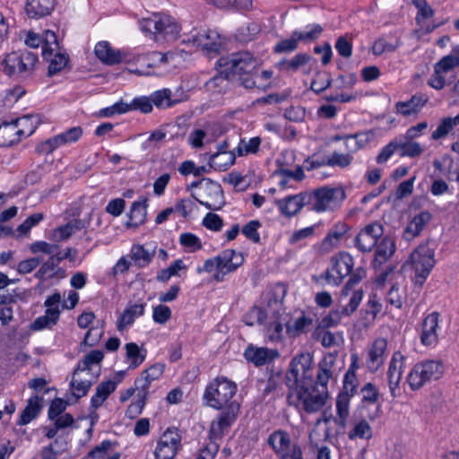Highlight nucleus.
<instances>
[{
    "mask_svg": "<svg viewBox=\"0 0 459 459\" xmlns=\"http://www.w3.org/2000/svg\"><path fill=\"white\" fill-rule=\"evenodd\" d=\"M427 100L424 99L420 95H413L409 100L407 101H398L395 104V109L396 112L404 116L408 117L411 114L418 113L422 108Z\"/></svg>",
    "mask_w": 459,
    "mask_h": 459,
    "instance_id": "obj_43",
    "label": "nucleus"
},
{
    "mask_svg": "<svg viewBox=\"0 0 459 459\" xmlns=\"http://www.w3.org/2000/svg\"><path fill=\"white\" fill-rule=\"evenodd\" d=\"M173 54L170 53V52H168V53H160V52H158V51H152V52H150V53H147V54H141L138 56V58L137 60L138 61H143V62H145V61H152V64H150L148 63V66H154L156 65V63H160V64H166L169 62V59L170 57H172Z\"/></svg>",
    "mask_w": 459,
    "mask_h": 459,
    "instance_id": "obj_60",
    "label": "nucleus"
},
{
    "mask_svg": "<svg viewBox=\"0 0 459 459\" xmlns=\"http://www.w3.org/2000/svg\"><path fill=\"white\" fill-rule=\"evenodd\" d=\"M56 0H27L25 10L30 18H42L51 13Z\"/></svg>",
    "mask_w": 459,
    "mask_h": 459,
    "instance_id": "obj_33",
    "label": "nucleus"
},
{
    "mask_svg": "<svg viewBox=\"0 0 459 459\" xmlns=\"http://www.w3.org/2000/svg\"><path fill=\"white\" fill-rule=\"evenodd\" d=\"M151 99L152 105H155L158 108H169L178 102L171 100V91L169 89L155 91Z\"/></svg>",
    "mask_w": 459,
    "mask_h": 459,
    "instance_id": "obj_52",
    "label": "nucleus"
},
{
    "mask_svg": "<svg viewBox=\"0 0 459 459\" xmlns=\"http://www.w3.org/2000/svg\"><path fill=\"white\" fill-rule=\"evenodd\" d=\"M217 65L220 69V75L214 76L208 83L216 84V81L227 79L231 76H245L253 74L261 65L259 58L255 57L250 52L242 51L232 53L228 56H221Z\"/></svg>",
    "mask_w": 459,
    "mask_h": 459,
    "instance_id": "obj_2",
    "label": "nucleus"
},
{
    "mask_svg": "<svg viewBox=\"0 0 459 459\" xmlns=\"http://www.w3.org/2000/svg\"><path fill=\"white\" fill-rule=\"evenodd\" d=\"M245 359L255 366L260 367L268 364L279 357V351L266 347L248 345L244 352Z\"/></svg>",
    "mask_w": 459,
    "mask_h": 459,
    "instance_id": "obj_25",
    "label": "nucleus"
},
{
    "mask_svg": "<svg viewBox=\"0 0 459 459\" xmlns=\"http://www.w3.org/2000/svg\"><path fill=\"white\" fill-rule=\"evenodd\" d=\"M350 439L361 438L369 439L372 437V429L366 420H361L355 424L348 434Z\"/></svg>",
    "mask_w": 459,
    "mask_h": 459,
    "instance_id": "obj_56",
    "label": "nucleus"
},
{
    "mask_svg": "<svg viewBox=\"0 0 459 459\" xmlns=\"http://www.w3.org/2000/svg\"><path fill=\"white\" fill-rule=\"evenodd\" d=\"M458 66L459 57L454 55H447L435 64L434 69L436 70V74H445Z\"/></svg>",
    "mask_w": 459,
    "mask_h": 459,
    "instance_id": "obj_54",
    "label": "nucleus"
},
{
    "mask_svg": "<svg viewBox=\"0 0 459 459\" xmlns=\"http://www.w3.org/2000/svg\"><path fill=\"white\" fill-rule=\"evenodd\" d=\"M117 388V383L113 380H107L101 382L96 387L95 394L91 398V406L93 409H98L108 399Z\"/></svg>",
    "mask_w": 459,
    "mask_h": 459,
    "instance_id": "obj_40",
    "label": "nucleus"
},
{
    "mask_svg": "<svg viewBox=\"0 0 459 459\" xmlns=\"http://www.w3.org/2000/svg\"><path fill=\"white\" fill-rule=\"evenodd\" d=\"M276 204L281 212L286 217L294 216L303 206H307V192L295 195H289L283 199L276 201Z\"/></svg>",
    "mask_w": 459,
    "mask_h": 459,
    "instance_id": "obj_28",
    "label": "nucleus"
},
{
    "mask_svg": "<svg viewBox=\"0 0 459 459\" xmlns=\"http://www.w3.org/2000/svg\"><path fill=\"white\" fill-rule=\"evenodd\" d=\"M323 28L319 24H312L307 26L303 31H295L296 37L299 41H311L319 37L322 33Z\"/></svg>",
    "mask_w": 459,
    "mask_h": 459,
    "instance_id": "obj_62",
    "label": "nucleus"
},
{
    "mask_svg": "<svg viewBox=\"0 0 459 459\" xmlns=\"http://www.w3.org/2000/svg\"><path fill=\"white\" fill-rule=\"evenodd\" d=\"M165 365L162 363H155L150 368H146L141 373V376L134 381L137 392L145 393L149 394V388L151 384L159 379L164 372Z\"/></svg>",
    "mask_w": 459,
    "mask_h": 459,
    "instance_id": "obj_26",
    "label": "nucleus"
},
{
    "mask_svg": "<svg viewBox=\"0 0 459 459\" xmlns=\"http://www.w3.org/2000/svg\"><path fill=\"white\" fill-rule=\"evenodd\" d=\"M316 65V60L307 53H299L290 59H283L279 63L282 71L296 73L299 70L304 74H309Z\"/></svg>",
    "mask_w": 459,
    "mask_h": 459,
    "instance_id": "obj_23",
    "label": "nucleus"
},
{
    "mask_svg": "<svg viewBox=\"0 0 459 459\" xmlns=\"http://www.w3.org/2000/svg\"><path fill=\"white\" fill-rule=\"evenodd\" d=\"M236 152L213 153L209 159V166L216 170L225 171L235 163Z\"/></svg>",
    "mask_w": 459,
    "mask_h": 459,
    "instance_id": "obj_48",
    "label": "nucleus"
},
{
    "mask_svg": "<svg viewBox=\"0 0 459 459\" xmlns=\"http://www.w3.org/2000/svg\"><path fill=\"white\" fill-rule=\"evenodd\" d=\"M39 62L38 55L28 50L13 51L2 62L3 71L10 77L26 79L31 76Z\"/></svg>",
    "mask_w": 459,
    "mask_h": 459,
    "instance_id": "obj_7",
    "label": "nucleus"
},
{
    "mask_svg": "<svg viewBox=\"0 0 459 459\" xmlns=\"http://www.w3.org/2000/svg\"><path fill=\"white\" fill-rule=\"evenodd\" d=\"M431 219L432 214L428 211H422L414 215L404 229L403 238L409 242L420 236Z\"/></svg>",
    "mask_w": 459,
    "mask_h": 459,
    "instance_id": "obj_27",
    "label": "nucleus"
},
{
    "mask_svg": "<svg viewBox=\"0 0 459 459\" xmlns=\"http://www.w3.org/2000/svg\"><path fill=\"white\" fill-rule=\"evenodd\" d=\"M445 372L441 360L429 359L416 363L407 376L411 390L421 388L426 383L439 379Z\"/></svg>",
    "mask_w": 459,
    "mask_h": 459,
    "instance_id": "obj_11",
    "label": "nucleus"
},
{
    "mask_svg": "<svg viewBox=\"0 0 459 459\" xmlns=\"http://www.w3.org/2000/svg\"><path fill=\"white\" fill-rule=\"evenodd\" d=\"M267 444L278 459H303L300 445L293 442L290 433L284 429L273 431L268 436Z\"/></svg>",
    "mask_w": 459,
    "mask_h": 459,
    "instance_id": "obj_12",
    "label": "nucleus"
},
{
    "mask_svg": "<svg viewBox=\"0 0 459 459\" xmlns=\"http://www.w3.org/2000/svg\"><path fill=\"white\" fill-rule=\"evenodd\" d=\"M350 279L344 285V287L342 290V299L344 298H347L351 295L352 296V293L354 291H357L358 290H354L355 285H357L363 278L366 277V270L363 267H358L355 269V271L352 270L351 273L349 275ZM359 290H361L360 289Z\"/></svg>",
    "mask_w": 459,
    "mask_h": 459,
    "instance_id": "obj_50",
    "label": "nucleus"
},
{
    "mask_svg": "<svg viewBox=\"0 0 459 459\" xmlns=\"http://www.w3.org/2000/svg\"><path fill=\"white\" fill-rule=\"evenodd\" d=\"M289 314L283 307V297L275 292L267 293V317L264 325L266 335L273 342H279L283 339V329L287 331Z\"/></svg>",
    "mask_w": 459,
    "mask_h": 459,
    "instance_id": "obj_4",
    "label": "nucleus"
},
{
    "mask_svg": "<svg viewBox=\"0 0 459 459\" xmlns=\"http://www.w3.org/2000/svg\"><path fill=\"white\" fill-rule=\"evenodd\" d=\"M348 394H338L336 398V414L334 422L342 429L346 427L347 420L350 416V402Z\"/></svg>",
    "mask_w": 459,
    "mask_h": 459,
    "instance_id": "obj_45",
    "label": "nucleus"
},
{
    "mask_svg": "<svg viewBox=\"0 0 459 459\" xmlns=\"http://www.w3.org/2000/svg\"><path fill=\"white\" fill-rule=\"evenodd\" d=\"M404 356L400 351L394 352L387 371L388 387L393 398L399 395L400 382L403 376Z\"/></svg>",
    "mask_w": 459,
    "mask_h": 459,
    "instance_id": "obj_22",
    "label": "nucleus"
},
{
    "mask_svg": "<svg viewBox=\"0 0 459 459\" xmlns=\"http://www.w3.org/2000/svg\"><path fill=\"white\" fill-rule=\"evenodd\" d=\"M155 255V248L149 250L143 245H134L131 248V258L139 267L147 266Z\"/></svg>",
    "mask_w": 459,
    "mask_h": 459,
    "instance_id": "obj_47",
    "label": "nucleus"
},
{
    "mask_svg": "<svg viewBox=\"0 0 459 459\" xmlns=\"http://www.w3.org/2000/svg\"><path fill=\"white\" fill-rule=\"evenodd\" d=\"M81 375L82 373L76 374L74 370L70 383V388L76 400L87 394L90 388L100 376V369L98 368L96 373H91L90 377H82Z\"/></svg>",
    "mask_w": 459,
    "mask_h": 459,
    "instance_id": "obj_30",
    "label": "nucleus"
},
{
    "mask_svg": "<svg viewBox=\"0 0 459 459\" xmlns=\"http://www.w3.org/2000/svg\"><path fill=\"white\" fill-rule=\"evenodd\" d=\"M382 310V304L377 299V294L372 293L368 297V300L365 305V307L361 310L363 325L368 326L371 325L378 313Z\"/></svg>",
    "mask_w": 459,
    "mask_h": 459,
    "instance_id": "obj_44",
    "label": "nucleus"
},
{
    "mask_svg": "<svg viewBox=\"0 0 459 459\" xmlns=\"http://www.w3.org/2000/svg\"><path fill=\"white\" fill-rule=\"evenodd\" d=\"M104 354L102 351L94 350L84 356L83 359L78 362L75 368V373L87 374L96 373L98 368L100 370V363L102 361Z\"/></svg>",
    "mask_w": 459,
    "mask_h": 459,
    "instance_id": "obj_35",
    "label": "nucleus"
},
{
    "mask_svg": "<svg viewBox=\"0 0 459 459\" xmlns=\"http://www.w3.org/2000/svg\"><path fill=\"white\" fill-rule=\"evenodd\" d=\"M438 316L437 312H432L424 318L420 334V341L423 345L430 346L437 342Z\"/></svg>",
    "mask_w": 459,
    "mask_h": 459,
    "instance_id": "obj_31",
    "label": "nucleus"
},
{
    "mask_svg": "<svg viewBox=\"0 0 459 459\" xmlns=\"http://www.w3.org/2000/svg\"><path fill=\"white\" fill-rule=\"evenodd\" d=\"M267 302V294L264 296ZM267 317V303L264 307H253L244 316V322L247 325L252 326L255 324L262 325Z\"/></svg>",
    "mask_w": 459,
    "mask_h": 459,
    "instance_id": "obj_51",
    "label": "nucleus"
},
{
    "mask_svg": "<svg viewBox=\"0 0 459 459\" xmlns=\"http://www.w3.org/2000/svg\"><path fill=\"white\" fill-rule=\"evenodd\" d=\"M185 268L181 259L176 260L168 268L160 270L157 274V280L161 282L168 281L170 277L177 275L178 271Z\"/></svg>",
    "mask_w": 459,
    "mask_h": 459,
    "instance_id": "obj_61",
    "label": "nucleus"
},
{
    "mask_svg": "<svg viewBox=\"0 0 459 459\" xmlns=\"http://www.w3.org/2000/svg\"><path fill=\"white\" fill-rule=\"evenodd\" d=\"M179 242L189 252H195L202 248L201 240L193 233L181 234Z\"/></svg>",
    "mask_w": 459,
    "mask_h": 459,
    "instance_id": "obj_64",
    "label": "nucleus"
},
{
    "mask_svg": "<svg viewBox=\"0 0 459 459\" xmlns=\"http://www.w3.org/2000/svg\"><path fill=\"white\" fill-rule=\"evenodd\" d=\"M333 361H327L326 359H324L319 363L315 385L318 386L320 390L328 391L327 384L330 378L333 377Z\"/></svg>",
    "mask_w": 459,
    "mask_h": 459,
    "instance_id": "obj_49",
    "label": "nucleus"
},
{
    "mask_svg": "<svg viewBox=\"0 0 459 459\" xmlns=\"http://www.w3.org/2000/svg\"><path fill=\"white\" fill-rule=\"evenodd\" d=\"M313 358L310 353L295 356L290 364L285 380L289 388L287 396L290 405L303 410L307 413L320 411L326 403L328 391L320 390L315 385Z\"/></svg>",
    "mask_w": 459,
    "mask_h": 459,
    "instance_id": "obj_1",
    "label": "nucleus"
},
{
    "mask_svg": "<svg viewBox=\"0 0 459 459\" xmlns=\"http://www.w3.org/2000/svg\"><path fill=\"white\" fill-rule=\"evenodd\" d=\"M147 202L148 200L146 198H142L132 204L130 212L128 214V226L136 228L145 221L147 214L146 209L148 205Z\"/></svg>",
    "mask_w": 459,
    "mask_h": 459,
    "instance_id": "obj_38",
    "label": "nucleus"
},
{
    "mask_svg": "<svg viewBox=\"0 0 459 459\" xmlns=\"http://www.w3.org/2000/svg\"><path fill=\"white\" fill-rule=\"evenodd\" d=\"M396 141L401 157L416 158L424 152V148L419 143L412 138H407L404 134L397 136Z\"/></svg>",
    "mask_w": 459,
    "mask_h": 459,
    "instance_id": "obj_36",
    "label": "nucleus"
},
{
    "mask_svg": "<svg viewBox=\"0 0 459 459\" xmlns=\"http://www.w3.org/2000/svg\"><path fill=\"white\" fill-rule=\"evenodd\" d=\"M376 247L372 265L374 268H378L393 255L395 251V244L390 237H384Z\"/></svg>",
    "mask_w": 459,
    "mask_h": 459,
    "instance_id": "obj_34",
    "label": "nucleus"
},
{
    "mask_svg": "<svg viewBox=\"0 0 459 459\" xmlns=\"http://www.w3.org/2000/svg\"><path fill=\"white\" fill-rule=\"evenodd\" d=\"M358 379L354 370L351 368L344 375L342 390L339 394H348L349 397H352L357 391Z\"/></svg>",
    "mask_w": 459,
    "mask_h": 459,
    "instance_id": "obj_58",
    "label": "nucleus"
},
{
    "mask_svg": "<svg viewBox=\"0 0 459 459\" xmlns=\"http://www.w3.org/2000/svg\"><path fill=\"white\" fill-rule=\"evenodd\" d=\"M117 446V442L103 440L100 445L94 446L88 454V459H119L121 455L118 452H109Z\"/></svg>",
    "mask_w": 459,
    "mask_h": 459,
    "instance_id": "obj_39",
    "label": "nucleus"
},
{
    "mask_svg": "<svg viewBox=\"0 0 459 459\" xmlns=\"http://www.w3.org/2000/svg\"><path fill=\"white\" fill-rule=\"evenodd\" d=\"M353 160V156L350 153H340L333 152L326 158L327 166L339 167L342 169L349 167Z\"/></svg>",
    "mask_w": 459,
    "mask_h": 459,
    "instance_id": "obj_57",
    "label": "nucleus"
},
{
    "mask_svg": "<svg viewBox=\"0 0 459 459\" xmlns=\"http://www.w3.org/2000/svg\"><path fill=\"white\" fill-rule=\"evenodd\" d=\"M261 138L252 137L248 141L241 139L238 147L235 149L237 155L243 156L249 153H256L261 144Z\"/></svg>",
    "mask_w": 459,
    "mask_h": 459,
    "instance_id": "obj_53",
    "label": "nucleus"
},
{
    "mask_svg": "<svg viewBox=\"0 0 459 459\" xmlns=\"http://www.w3.org/2000/svg\"><path fill=\"white\" fill-rule=\"evenodd\" d=\"M435 247L433 243L426 242L420 245L410 255L407 264H411L415 273L414 281L423 285L433 269L435 261Z\"/></svg>",
    "mask_w": 459,
    "mask_h": 459,
    "instance_id": "obj_10",
    "label": "nucleus"
},
{
    "mask_svg": "<svg viewBox=\"0 0 459 459\" xmlns=\"http://www.w3.org/2000/svg\"><path fill=\"white\" fill-rule=\"evenodd\" d=\"M128 369H135L140 367L146 359L147 351L140 348L135 342H128L125 345Z\"/></svg>",
    "mask_w": 459,
    "mask_h": 459,
    "instance_id": "obj_37",
    "label": "nucleus"
},
{
    "mask_svg": "<svg viewBox=\"0 0 459 459\" xmlns=\"http://www.w3.org/2000/svg\"><path fill=\"white\" fill-rule=\"evenodd\" d=\"M332 268L325 273L324 278L329 284L338 286L349 276L354 267V259L350 253L341 251L331 259Z\"/></svg>",
    "mask_w": 459,
    "mask_h": 459,
    "instance_id": "obj_14",
    "label": "nucleus"
},
{
    "mask_svg": "<svg viewBox=\"0 0 459 459\" xmlns=\"http://www.w3.org/2000/svg\"><path fill=\"white\" fill-rule=\"evenodd\" d=\"M387 354V341L385 338L376 339L368 348L366 366L372 372H377L385 363Z\"/></svg>",
    "mask_w": 459,
    "mask_h": 459,
    "instance_id": "obj_21",
    "label": "nucleus"
},
{
    "mask_svg": "<svg viewBox=\"0 0 459 459\" xmlns=\"http://www.w3.org/2000/svg\"><path fill=\"white\" fill-rule=\"evenodd\" d=\"M40 402L41 398L39 397L38 395L30 398L27 402L26 407L21 412L17 424L23 426L29 424L31 420H35L39 414L40 410L42 408Z\"/></svg>",
    "mask_w": 459,
    "mask_h": 459,
    "instance_id": "obj_41",
    "label": "nucleus"
},
{
    "mask_svg": "<svg viewBox=\"0 0 459 459\" xmlns=\"http://www.w3.org/2000/svg\"><path fill=\"white\" fill-rule=\"evenodd\" d=\"M221 410L222 411L218 415L217 419L211 423L209 431L211 440L215 441L222 437L224 432L236 421L240 411V404L238 402H233L228 406H224Z\"/></svg>",
    "mask_w": 459,
    "mask_h": 459,
    "instance_id": "obj_16",
    "label": "nucleus"
},
{
    "mask_svg": "<svg viewBox=\"0 0 459 459\" xmlns=\"http://www.w3.org/2000/svg\"><path fill=\"white\" fill-rule=\"evenodd\" d=\"M82 134V128L80 126H74L62 134L56 135L55 141H56L58 145L61 146L66 143H72L78 141Z\"/></svg>",
    "mask_w": 459,
    "mask_h": 459,
    "instance_id": "obj_59",
    "label": "nucleus"
},
{
    "mask_svg": "<svg viewBox=\"0 0 459 459\" xmlns=\"http://www.w3.org/2000/svg\"><path fill=\"white\" fill-rule=\"evenodd\" d=\"M146 303L139 302L129 304L123 313L118 316L117 321V329L119 332L124 331L131 326L137 317L144 315Z\"/></svg>",
    "mask_w": 459,
    "mask_h": 459,
    "instance_id": "obj_29",
    "label": "nucleus"
},
{
    "mask_svg": "<svg viewBox=\"0 0 459 459\" xmlns=\"http://www.w3.org/2000/svg\"><path fill=\"white\" fill-rule=\"evenodd\" d=\"M244 262L241 253H237L234 249H225L218 255L204 261L202 271L206 273L215 272L213 280L221 282L227 274L236 271Z\"/></svg>",
    "mask_w": 459,
    "mask_h": 459,
    "instance_id": "obj_8",
    "label": "nucleus"
},
{
    "mask_svg": "<svg viewBox=\"0 0 459 459\" xmlns=\"http://www.w3.org/2000/svg\"><path fill=\"white\" fill-rule=\"evenodd\" d=\"M141 30L155 41L160 39L176 40L181 30L177 20L166 13H153L151 17L139 21Z\"/></svg>",
    "mask_w": 459,
    "mask_h": 459,
    "instance_id": "obj_3",
    "label": "nucleus"
},
{
    "mask_svg": "<svg viewBox=\"0 0 459 459\" xmlns=\"http://www.w3.org/2000/svg\"><path fill=\"white\" fill-rule=\"evenodd\" d=\"M345 198L346 194L342 187L322 186L307 192V207L316 212L333 211Z\"/></svg>",
    "mask_w": 459,
    "mask_h": 459,
    "instance_id": "obj_9",
    "label": "nucleus"
},
{
    "mask_svg": "<svg viewBox=\"0 0 459 459\" xmlns=\"http://www.w3.org/2000/svg\"><path fill=\"white\" fill-rule=\"evenodd\" d=\"M312 318L307 316L304 312H302L301 315L293 321L289 315L287 334L292 338L298 337L306 333V331L312 325Z\"/></svg>",
    "mask_w": 459,
    "mask_h": 459,
    "instance_id": "obj_42",
    "label": "nucleus"
},
{
    "mask_svg": "<svg viewBox=\"0 0 459 459\" xmlns=\"http://www.w3.org/2000/svg\"><path fill=\"white\" fill-rule=\"evenodd\" d=\"M42 39V56H48L50 52L60 49L57 37L54 31L46 30Z\"/></svg>",
    "mask_w": 459,
    "mask_h": 459,
    "instance_id": "obj_55",
    "label": "nucleus"
},
{
    "mask_svg": "<svg viewBox=\"0 0 459 459\" xmlns=\"http://www.w3.org/2000/svg\"><path fill=\"white\" fill-rule=\"evenodd\" d=\"M221 410L222 411L218 415L217 419L211 423L209 431L211 440L215 441L222 437L224 432L236 421L240 411V404L238 402H233L228 406H224Z\"/></svg>",
    "mask_w": 459,
    "mask_h": 459,
    "instance_id": "obj_17",
    "label": "nucleus"
},
{
    "mask_svg": "<svg viewBox=\"0 0 459 459\" xmlns=\"http://www.w3.org/2000/svg\"><path fill=\"white\" fill-rule=\"evenodd\" d=\"M362 298L363 291H354L352 296L350 297L349 302L342 306L341 308L331 310L328 315L322 318L318 327L322 329H327L330 327L337 326L340 324L342 316H349L357 310L362 300Z\"/></svg>",
    "mask_w": 459,
    "mask_h": 459,
    "instance_id": "obj_18",
    "label": "nucleus"
},
{
    "mask_svg": "<svg viewBox=\"0 0 459 459\" xmlns=\"http://www.w3.org/2000/svg\"><path fill=\"white\" fill-rule=\"evenodd\" d=\"M43 58L49 63V76H52L62 71L69 61L68 55L66 53H62L60 49L55 52H50L48 56H43Z\"/></svg>",
    "mask_w": 459,
    "mask_h": 459,
    "instance_id": "obj_46",
    "label": "nucleus"
},
{
    "mask_svg": "<svg viewBox=\"0 0 459 459\" xmlns=\"http://www.w3.org/2000/svg\"><path fill=\"white\" fill-rule=\"evenodd\" d=\"M192 196L200 204L212 211H219L225 204L221 186L210 178H204L203 188L196 195Z\"/></svg>",
    "mask_w": 459,
    "mask_h": 459,
    "instance_id": "obj_15",
    "label": "nucleus"
},
{
    "mask_svg": "<svg viewBox=\"0 0 459 459\" xmlns=\"http://www.w3.org/2000/svg\"><path fill=\"white\" fill-rule=\"evenodd\" d=\"M383 233L384 230L380 223L368 224L355 237L354 246L359 252H370L377 246V240Z\"/></svg>",
    "mask_w": 459,
    "mask_h": 459,
    "instance_id": "obj_20",
    "label": "nucleus"
},
{
    "mask_svg": "<svg viewBox=\"0 0 459 459\" xmlns=\"http://www.w3.org/2000/svg\"><path fill=\"white\" fill-rule=\"evenodd\" d=\"M181 446V435L178 429H168L158 440L154 451L156 459H174Z\"/></svg>",
    "mask_w": 459,
    "mask_h": 459,
    "instance_id": "obj_19",
    "label": "nucleus"
},
{
    "mask_svg": "<svg viewBox=\"0 0 459 459\" xmlns=\"http://www.w3.org/2000/svg\"><path fill=\"white\" fill-rule=\"evenodd\" d=\"M182 43L193 47L202 48L208 56L218 54L223 48L224 41L221 35L212 30H202L192 32L191 35L184 38Z\"/></svg>",
    "mask_w": 459,
    "mask_h": 459,
    "instance_id": "obj_13",
    "label": "nucleus"
},
{
    "mask_svg": "<svg viewBox=\"0 0 459 459\" xmlns=\"http://www.w3.org/2000/svg\"><path fill=\"white\" fill-rule=\"evenodd\" d=\"M96 56L106 65H116L123 61V55L119 50L112 48L108 41L98 42L94 48Z\"/></svg>",
    "mask_w": 459,
    "mask_h": 459,
    "instance_id": "obj_32",
    "label": "nucleus"
},
{
    "mask_svg": "<svg viewBox=\"0 0 459 459\" xmlns=\"http://www.w3.org/2000/svg\"><path fill=\"white\" fill-rule=\"evenodd\" d=\"M237 390L238 385L235 382L226 377H217L205 387L203 399L207 406L221 410L234 402L232 398Z\"/></svg>",
    "mask_w": 459,
    "mask_h": 459,
    "instance_id": "obj_5",
    "label": "nucleus"
},
{
    "mask_svg": "<svg viewBox=\"0 0 459 459\" xmlns=\"http://www.w3.org/2000/svg\"><path fill=\"white\" fill-rule=\"evenodd\" d=\"M332 80L326 73H317L316 78L311 82L310 89L319 94L331 85Z\"/></svg>",
    "mask_w": 459,
    "mask_h": 459,
    "instance_id": "obj_63",
    "label": "nucleus"
},
{
    "mask_svg": "<svg viewBox=\"0 0 459 459\" xmlns=\"http://www.w3.org/2000/svg\"><path fill=\"white\" fill-rule=\"evenodd\" d=\"M349 230L350 227L344 222L339 221L334 224L318 245V252L322 255L332 252L338 247Z\"/></svg>",
    "mask_w": 459,
    "mask_h": 459,
    "instance_id": "obj_24",
    "label": "nucleus"
},
{
    "mask_svg": "<svg viewBox=\"0 0 459 459\" xmlns=\"http://www.w3.org/2000/svg\"><path fill=\"white\" fill-rule=\"evenodd\" d=\"M39 123L38 116L27 115L12 122L0 125V147H9L18 143L22 137L34 133Z\"/></svg>",
    "mask_w": 459,
    "mask_h": 459,
    "instance_id": "obj_6",
    "label": "nucleus"
}]
</instances>
